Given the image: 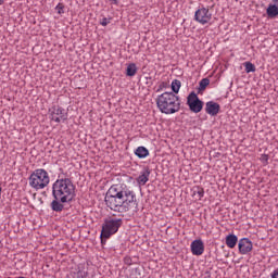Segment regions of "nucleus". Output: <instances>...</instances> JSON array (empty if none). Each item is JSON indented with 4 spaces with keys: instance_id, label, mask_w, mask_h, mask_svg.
I'll return each mask as SVG.
<instances>
[{
    "instance_id": "obj_1",
    "label": "nucleus",
    "mask_w": 278,
    "mask_h": 278,
    "mask_svg": "<svg viewBox=\"0 0 278 278\" xmlns=\"http://www.w3.org/2000/svg\"><path fill=\"white\" fill-rule=\"evenodd\" d=\"M105 203L113 212H129L138 205L136 193L125 184L112 185L105 197Z\"/></svg>"
},
{
    "instance_id": "obj_2",
    "label": "nucleus",
    "mask_w": 278,
    "mask_h": 278,
    "mask_svg": "<svg viewBox=\"0 0 278 278\" xmlns=\"http://www.w3.org/2000/svg\"><path fill=\"white\" fill-rule=\"evenodd\" d=\"M52 197L54 200L51 202V210L62 212L64 203H71L75 199V185L68 178L58 179L52 185Z\"/></svg>"
},
{
    "instance_id": "obj_3",
    "label": "nucleus",
    "mask_w": 278,
    "mask_h": 278,
    "mask_svg": "<svg viewBox=\"0 0 278 278\" xmlns=\"http://www.w3.org/2000/svg\"><path fill=\"white\" fill-rule=\"evenodd\" d=\"M156 105L162 114H176L181 109L179 97L174 92H164L157 96Z\"/></svg>"
},
{
    "instance_id": "obj_4",
    "label": "nucleus",
    "mask_w": 278,
    "mask_h": 278,
    "mask_svg": "<svg viewBox=\"0 0 278 278\" xmlns=\"http://www.w3.org/2000/svg\"><path fill=\"white\" fill-rule=\"evenodd\" d=\"M30 188L34 190H45L49 186L51 178L46 169H35L28 178Z\"/></svg>"
},
{
    "instance_id": "obj_5",
    "label": "nucleus",
    "mask_w": 278,
    "mask_h": 278,
    "mask_svg": "<svg viewBox=\"0 0 278 278\" xmlns=\"http://www.w3.org/2000/svg\"><path fill=\"white\" fill-rule=\"evenodd\" d=\"M123 226V219L116 217H109L104 220L102 225L101 238H108L114 236L118 232V229Z\"/></svg>"
},
{
    "instance_id": "obj_6",
    "label": "nucleus",
    "mask_w": 278,
    "mask_h": 278,
    "mask_svg": "<svg viewBox=\"0 0 278 278\" xmlns=\"http://www.w3.org/2000/svg\"><path fill=\"white\" fill-rule=\"evenodd\" d=\"M187 105L191 112H194V114H199V112L203 110V101L199 99V96L194 91L187 97Z\"/></svg>"
},
{
    "instance_id": "obj_7",
    "label": "nucleus",
    "mask_w": 278,
    "mask_h": 278,
    "mask_svg": "<svg viewBox=\"0 0 278 278\" xmlns=\"http://www.w3.org/2000/svg\"><path fill=\"white\" fill-rule=\"evenodd\" d=\"M194 21L200 25H207L212 21V12H210V9L202 7L195 11Z\"/></svg>"
},
{
    "instance_id": "obj_8",
    "label": "nucleus",
    "mask_w": 278,
    "mask_h": 278,
    "mask_svg": "<svg viewBox=\"0 0 278 278\" xmlns=\"http://www.w3.org/2000/svg\"><path fill=\"white\" fill-rule=\"evenodd\" d=\"M50 119L54 121V123H62V121H66L68 118V114L61 106H52L49 110Z\"/></svg>"
},
{
    "instance_id": "obj_9",
    "label": "nucleus",
    "mask_w": 278,
    "mask_h": 278,
    "mask_svg": "<svg viewBox=\"0 0 278 278\" xmlns=\"http://www.w3.org/2000/svg\"><path fill=\"white\" fill-rule=\"evenodd\" d=\"M239 253L247 255L253 251V242L249 238H243L238 243Z\"/></svg>"
},
{
    "instance_id": "obj_10",
    "label": "nucleus",
    "mask_w": 278,
    "mask_h": 278,
    "mask_svg": "<svg viewBox=\"0 0 278 278\" xmlns=\"http://www.w3.org/2000/svg\"><path fill=\"white\" fill-rule=\"evenodd\" d=\"M190 249H191L192 255L199 256V255H202L203 253H205V244L203 243V240H201V239H197V240L192 241Z\"/></svg>"
},
{
    "instance_id": "obj_11",
    "label": "nucleus",
    "mask_w": 278,
    "mask_h": 278,
    "mask_svg": "<svg viewBox=\"0 0 278 278\" xmlns=\"http://www.w3.org/2000/svg\"><path fill=\"white\" fill-rule=\"evenodd\" d=\"M205 112L210 116H218V113L220 112V104L214 101H208L205 104Z\"/></svg>"
},
{
    "instance_id": "obj_12",
    "label": "nucleus",
    "mask_w": 278,
    "mask_h": 278,
    "mask_svg": "<svg viewBox=\"0 0 278 278\" xmlns=\"http://www.w3.org/2000/svg\"><path fill=\"white\" fill-rule=\"evenodd\" d=\"M149 177H151V169L149 167H144L136 179L138 186H147Z\"/></svg>"
},
{
    "instance_id": "obj_13",
    "label": "nucleus",
    "mask_w": 278,
    "mask_h": 278,
    "mask_svg": "<svg viewBox=\"0 0 278 278\" xmlns=\"http://www.w3.org/2000/svg\"><path fill=\"white\" fill-rule=\"evenodd\" d=\"M238 244V237L236 235H228L226 237V245L228 249H236V245Z\"/></svg>"
},
{
    "instance_id": "obj_14",
    "label": "nucleus",
    "mask_w": 278,
    "mask_h": 278,
    "mask_svg": "<svg viewBox=\"0 0 278 278\" xmlns=\"http://www.w3.org/2000/svg\"><path fill=\"white\" fill-rule=\"evenodd\" d=\"M135 155L140 160H144V157H149V149L144 147H138L135 151Z\"/></svg>"
},
{
    "instance_id": "obj_15",
    "label": "nucleus",
    "mask_w": 278,
    "mask_h": 278,
    "mask_svg": "<svg viewBox=\"0 0 278 278\" xmlns=\"http://www.w3.org/2000/svg\"><path fill=\"white\" fill-rule=\"evenodd\" d=\"M267 16L269 18H275V16H278V5L277 4H269L266 10Z\"/></svg>"
},
{
    "instance_id": "obj_16",
    "label": "nucleus",
    "mask_w": 278,
    "mask_h": 278,
    "mask_svg": "<svg viewBox=\"0 0 278 278\" xmlns=\"http://www.w3.org/2000/svg\"><path fill=\"white\" fill-rule=\"evenodd\" d=\"M138 73V66H136V63L128 64L126 68V75L127 77H134Z\"/></svg>"
},
{
    "instance_id": "obj_17",
    "label": "nucleus",
    "mask_w": 278,
    "mask_h": 278,
    "mask_svg": "<svg viewBox=\"0 0 278 278\" xmlns=\"http://www.w3.org/2000/svg\"><path fill=\"white\" fill-rule=\"evenodd\" d=\"M181 88V81L178 79H175L172 81V90L175 94L179 93V90Z\"/></svg>"
},
{
    "instance_id": "obj_18",
    "label": "nucleus",
    "mask_w": 278,
    "mask_h": 278,
    "mask_svg": "<svg viewBox=\"0 0 278 278\" xmlns=\"http://www.w3.org/2000/svg\"><path fill=\"white\" fill-rule=\"evenodd\" d=\"M243 66L245 68V73H255V65L251 62L243 63Z\"/></svg>"
},
{
    "instance_id": "obj_19",
    "label": "nucleus",
    "mask_w": 278,
    "mask_h": 278,
    "mask_svg": "<svg viewBox=\"0 0 278 278\" xmlns=\"http://www.w3.org/2000/svg\"><path fill=\"white\" fill-rule=\"evenodd\" d=\"M199 90H205L210 86V78H203L200 80Z\"/></svg>"
},
{
    "instance_id": "obj_20",
    "label": "nucleus",
    "mask_w": 278,
    "mask_h": 278,
    "mask_svg": "<svg viewBox=\"0 0 278 278\" xmlns=\"http://www.w3.org/2000/svg\"><path fill=\"white\" fill-rule=\"evenodd\" d=\"M193 194L198 195L199 201H201L205 194V191L203 190V188H198V190L194 191Z\"/></svg>"
},
{
    "instance_id": "obj_21",
    "label": "nucleus",
    "mask_w": 278,
    "mask_h": 278,
    "mask_svg": "<svg viewBox=\"0 0 278 278\" xmlns=\"http://www.w3.org/2000/svg\"><path fill=\"white\" fill-rule=\"evenodd\" d=\"M75 278H88V271L86 270H78Z\"/></svg>"
},
{
    "instance_id": "obj_22",
    "label": "nucleus",
    "mask_w": 278,
    "mask_h": 278,
    "mask_svg": "<svg viewBox=\"0 0 278 278\" xmlns=\"http://www.w3.org/2000/svg\"><path fill=\"white\" fill-rule=\"evenodd\" d=\"M55 10H58V14H64V4L59 3Z\"/></svg>"
},
{
    "instance_id": "obj_23",
    "label": "nucleus",
    "mask_w": 278,
    "mask_h": 278,
    "mask_svg": "<svg viewBox=\"0 0 278 278\" xmlns=\"http://www.w3.org/2000/svg\"><path fill=\"white\" fill-rule=\"evenodd\" d=\"M100 24L102 25V27H108V25H110V20H108V17H103Z\"/></svg>"
},
{
    "instance_id": "obj_24",
    "label": "nucleus",
    "mask_w": 278,
    "mask_h": 278,
    "mask_svg": "<svg viewBox=\"0 0 278 278\" xmlns=\"http://www.w3.org/2000/svg\"><path fill=\"white\" fill-rule=\"evenodd\" d=\"M167 86H168V84H166L165 81L160 83L156 92H160L161 90H164V88H166Z\"/></svg>"
},
{
    "instance_id": "obj_25",
    "label": "nucleus",
    "mask_w": 278,
    "mask_h": 278,
    "mask_svg": "<svg viewBox=\"0 0 278 278\" xmlns=\"http://www.w3.org/2000/svg\"><path fill=\"white\" fill-rule=\"evenodd\" d=\"M261 162H263L264 164H268V155L263 154V155L261 156Z\"/></svg>"
},
{
    "instance_id": "obj_26",
    "label": "nucleus",
    "mask_w": 278,
    "mask_h": 278,
    "mask_svg": "<svg viewBox=\"0 0 278 278\" xmlns=\"http://www.w3.org/2000/svg\"><path fill=\"white\" fill-rule=\"evenodd\" d=\"M271 278H278V269H275L271 274Z\"/></svg>"
},
{
    "instance_id": "obj_27",
    "label": "nucleus",
    "mask_w": 278,
    "mask_h": 278,
    "mask_svg": "<svg viewBox=\"0 0 278 278\" xmlns=\"http://www.w3.org/2000/svg\"><path fill=\"white\" fill-rule=\"evenodd\" d=\"M113 5H118V0H109Z\"/></svg>"
},
{
    "instance_id": "obj_28",
    "label": "nucleus",
    "mask_w": 278,
    "mask_h": 278,
    "mask_svg": "<svg viewBox=\"0 0 278 278\" xmlns=\"http://www.w3.org/2000/svg\"><path fill=\"white\" fill-rule=\"evenodd\" d=\"M5 0H0V5H3Z\"/></svg>"
},
{
    "instance_id": "obj_29",
    "label": "nucleus",
    "mask_w": 278,
    "mask_h": 278,
    "mask_svg": "<svg viewBox=\"0 0 278 278\" xmlns=\"http://www.w3.org/2000/svg\"><path fill=\"white\" fill-rule=\"evenodd\" d=\"M273 3H276V5H278V0H273Z\"/></svg>"
}]
</instances>
